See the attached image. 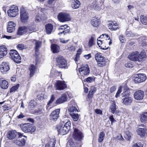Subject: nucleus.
<instances>
[{
	"instance_id": "nucleus-33",
	"label": "nucleus",
	"mask_w": 147,
	"mask_h": 147,
	"mask_svg": "<svg viewBox=\"0 0 147 147\" xmlns=\"http://www.w3.org/2000/svg\"><path fill=\"white\" fill-rule=\"evenodd\" d=\"M33 42H35V51L36 52H38V49L40 47L41 44V42L40 41H38L35 40H33Z\"/></svg>"
},
{
	"instance_id": "nucleus-25",
	"label": "nucleus",
	"mask_w": 147,
	"mask_h": 147,
	"mask_svg": "<svg viewBox=\"0 0 147 147\" xmlns=\"http://www.w3.org/2000/svg\"><path fill=\"white\" fill-rule=\"evenodd\" d=\"M3 79H0V86L3 89H6L9 86L7 82L5 80H3Z\"/></svg>"
},
{
	"instance_id": "nucleus-4",
	"label": "nucleus",
	"mask_w": 147,
	"mask_h": 147,
	"mask_svg": "<svg viewBox=\"0 0 147 147\" xmlns=\"http://www.w3.org/2000/svg\"><path fill=\"white\" fill-rule=\"evenodd\" d=\"M22 131L25 133L34 132L36 128L32 124L30 123H26L23 124L21 126Z\"/></svg>"
},
{
	"instance_id": "nucleus-35",
	"label": "nucleus",
	"mask_w": 147,
	"mask_h": 147,
	"mask_svg": "<svg viewBox=\"0 0 147 147\" xmlns=\"http://www.w3.org/2000/svg\"><path fill=\"white\" fill-rule=\"evenodd\" d=\"M69 111V112L70 115L71 114H74L76 112H78L77 109L75 107L73 106H70L68 109Z\"/></svg>"
},
{
	"instance_id": "nucleus-26",
	"label": "nucleus",
	"mask_w": 147,
	"mask_h": 147,
	"mask_svg": "<svg viewBox=\"0 0 147 147\" xmlns=\"http://www.w3.org/2000/svg\"><path fill=\"white\" fill-rule=\"evenodd\" d=\"M136 131L138 135H139L141 137H143L146 133V129L144 128H138Z\"/></svg>"
},
{
	"instance_id": "nucleus-60",
	"label": "nucleus",
	"mask_w": 147,
	"mask_h": 147,
	"mask_svg": "<svg viewBox=\"0 0 147 147\" xmlns=\"http://www.w3.org/2000/svg\"><path fill=\"white\" fill-rule=\"evenodd\" d=\"M129 92L127 90L124 92L122 94V95L123 96L125 97L126 96H129Z\"/></svg>"
},
{
	"instance_id": "nucleus-31",
	"label": "nucleus",
	"mask_w": 147,
	"mask_h": 147,
	"mask_svg": "<svg viewBox=\"0 0 147 147\" xmlns=\"http://www.w3.org/2000/svg\"><path fill=\"white\" fill-rule=\"evenodd\" d=\"M53 28V25L51 24H48L45 26L47 33L48 34H50L52 31Z\"/></svg>"
},
{
	"instance_id": "nucleus-27",
	"label": "nucleus",
	"mask_w": 147,
	"mask_h": 147,
	"mask_svg": "<svg viewBox=\"0 0 147 147\" xmlns=\"http://www.w3.org/2000/svg\"><path fill=\"white\" fill-rule=\"evenodd\" d=\"M51 50L53 53H57L59 52L60 47L55 44H53L51 46Z\"/></svg>"
},
{
	"instance_id": "nucleus-28",
	"label": "nucleus",
	"mask_w": 147,
	"mask_h": 147,
	"mask_svg": "<svg viewBox=\"0 0 147 147\" xmlns=\"http://www.w3.org/2000/svg\"><path fill=\"white\" fill-rule=\"evenodd\" d=\"M23 135H22V136L20 138H19L18 137V140L15 142L16 144L20 146H23L25 145V143L26 141L25 139L23 138H21L22 137Z\"/></svg>"
},
{
	"instance_id": "nucleus-58",
	"label": "nucleus",
	"mask_w": 147,
	"mask_h": 147,
	"mask_svg": "<svg viewBox=\"0 0 147 147\" xmlns=\"http://www.w3.org/2000/svg\"><path fill=\"white\" fill-rule=\"evenodd\" d=\"M109 118L110 121H111V123L112 124L113 122H115L116 121L114 119L113 117V115H111L109 117Z\"/></svg>"
},
{
	"instance_id": "nucleus-32",
	"label": "nucleus",
	"mask_w": 147,
	"mask_h": 147,
	"mask_svg": "<svg viewBox=\"0 0 147 147\" xmlns=\"http://www.w3.org/2000/svg\"><path fill=\"white\" fill-rule=\"evenodd\" d=\"M91 24L94 27H97L100 24V22L98 19L95 18L92 20Z\"/></svg>"
},
{
	"instance_id": "nucleus-9",
	"label": "nucleus",
	"mask_w": 147,
	"mask_h": 147,
	"mask_svg": "<svg viewBox=\"0 0 147 147\" xmlns=\"http://www.w3.org/2000/svg\"><path fill=\"white\" fill-rule=\"evenodd\" d=\"M95 58L98 66H105L106 61L101 54L98 53L96 54L95 55Z\"/></svg>"
},
{
	"instance_id": "nucleus-11",
	"label": "nucleus",
	"mask_w": 147,
	"mask_h": 147,
	"mask_svg": "<svg viewBox=\"0 0 147 147\" xmlns=\"http://www.w3.org/2000/svg\"><path fill=\"white\" fill-rule=\"evenodd\" d=\"M73 135L75 140L79 141L82 140L84 137L82 133L77 128L74 129Z\"/></svg>"
},
{
	"instance_id": "nucleus-41",
	"label": "nucleus",
	"mask_w": 147,
	"mask_h": 147,
	"mask_svg": "<svg viewBox=\"0 0 147 147\" xmlns=\"http://www.w3.org/2000/svg\"><path fill=\"white\" fill-rule=\"evenodd\" d=\"M20 84H18L16 85L13 86L10 89V92L11 93L14 92L16 91L19 87Z\"/></svg>"
},
{
	"instance_id": "nucleus-13",
	"label": "nucleus",
	"mask_w": 147,
	"mask_h": 147,
	"mask_svg": "<svg viewBox=\"0 0 147 147\" xmlns=\"http://www.w3.org/2000/svg\"><path fill=\"white\" fill-rule=\"evenodd\" d=\"M20 19L22 22H25L28 19V14L24 8L21 7L20 9Z\"/></svg>"
},
{
	"instance_id": "nucleus-18",
	"label": "nucleus",
	"mask_w": 147,
	"mask_h": 147,
	"mask_svg": "<svg viewBox=\"0 0 147 147\" xmlns=\"http://www.w3.org/2000/svg\"><path fill=\"white\" fill-rule=\"evenodd\" d=\"M55 86L57 90H61L66 88L67 85L64 81H58L55 83Z\"/></svg>"
},
{
	"instance_id": "nucleus-22",
	"label": "nucleus",
	"mask_w": 147,
	"mask_h": 147,
	"mask_svg": "<svg viewBox=\"0 0 147 147\" xmlns=\"http://www.w3.org/2000/svg\"><path fill=\"white\" fill-rule=\"evenodd\" d=\"M69 29L70 28L67 25L61 26L59 27V30H63L60 33H59L58 34L60 35L62 34H65L66 33L69 32Z\"/></svg>"
},
{
	"instance_id": "nucleus-10",
	"label": "nucleus",
	"mask_w": 147,
	"mask_h": 147,
	"mask_svg": "<svg viewBox=\"0 0 147 147\" xmlns=\"http://www.w3.org/2000/svg\"><path fill=\"white\" fill-rule=\"evenodd\" d=\"M146 79V76L144 74H140L135 75L133 80L136 83H139L144 82Z\"/></svg>"
},
{
	"instance_id": "nucleus-44",
	"label": "nucleus",
	"mask_w": 147,
	"mask_h": 147,
	"mask_svg": "<svg viewBox=\"0 0 147 147\" xmlns=\"http://www.w3.org/2000/svg\"><path fill=\"white\" fill-rule=\"evenodd\" d=\"M141 120L142 122L147 120V112L142 114L141 116Z\"/></svg>"
},
{
	"instance_id": "nucleus-45",
	"label": "nucleus",
	"mask_w": 147,
	"mask_h": 147,
	"mask_svg": "<svg viewBox=\"0 0 147 147\" xmlns=\"http://www.w3.org/2000/svg\"><path fill=\"white\" fill-rule=\"evenodd\" d=\"M70 115L74 121H76L78 120L79 115L78 114L74 113L73 114H71Z\"/></svg>"
},
{
	"instance_id": "nucleus-3",
	"label": "nucleus",
	"mask_w": 147,
	"mask_h": 147,
	"mask_svg": "<svg viewBox=\"0 0 147 147\" xmlns=\"http://www.w3.org/2000/svg\"><path fill=\"white\" fill-rule=\"evenodd\" d=\"M10 57L17 63H20L21 61V58L18 52L16 50H11L9 52Z\"/></svg>"
},
{
	"instance_id": "nucleus-6",
	"label": "nucleus",
	"mask_w": 147,
	"mask_h": 147,
	"mask_svg": "<svg viewBox=\"0 0 147 147\" xmlns=\"http://www.w3.org/2000/svg\"><path fill=\"white\" fill-rule=\"evenodd\" d=\"M59 20L61 22H64L69 21L71 18L69 14L67 13H60L57 16Z\"/></svg>"
},
{
	"instance_id": "nucleus-5",
	"label": "nucleus",
	"mask_w": 147,
	"mask_h": 147,
	"mask_svg": "<svg viewBox=\"0 0 147 147\" xmlns=\"http://www.w3.org/2000/svg\"><path fill=\"white\" fill-rule=\"evenodd\" d=\"M57 65L60 68H67L66 61L61 55L58 56L56 58Z\"/></svg>"
},
{
	"instance_id": "nucleus-15",
	"label": "nucleus",
	"mask_w": 147,
	"mask_h": 147,
	"mask_svg": "<svg viewBox=\"0 0 147 147\" xmlns=\"http://www.w3.org/2000/svg\"><path fill=\"white\" fill-rule=\"evenodd\" d=\"M79 71L81 75L83 76L88 75L90 72V70L88 65H85L80 68Z\"/></svg>"
},
{
	"instance_id": "nucleus-34",
	"label": "nucleus",
	"mask_w": 147,
	"mask_h": 147,
	"mask_svg": "<svg viewBox=\"0 0 147 147\" xmlns=\"http://www.w3.org/2000/svg\"><path fill=\"white\" fill-rule=\"evenodd\" d=\"M36 67L33 65H32L29 68L30 71V77L32 76L34 74Z\"/></svg>"
},
{
	"instance_id": "nucleus-7",
	"label": "nucleus",
	"mask_w": 147,
	"mask_h": 147,
	"mask_svg": "<svg viewBox=\"0 0 147 147\" xmlns=\"http://www.w3.org/2000/svg\"><path fill=\"white\" fill-rule=\"evenodd\" d=\"M112 43L111 40H110L109 42L106 40H99L97 39V44L100 47V49L103 50H106L107 49L109 45H110Z\"/></svg>"
},
{
	"instance_id": "nucleus-49",
	"label": "nucleus",
	"mask_w": 147,
	"mask_h": 147,
	"mask_svg": "<svg viewBox=\"0 0 147 147\" xmlns=\"http://www.w3.org/2000/svg\"><path fill=\"white\" fill-rule=\"evenodd\" d=\"M16 26V24L13 22L10 21L8 22L7 27L15 28Z\"/></svg>"
},
{
	"instance_id": "nucleus-46",
	"label": "nucleus",
	"mask_w": 147,
	"mask_h": 147,
	"mask_svg": "<svg viewBox=\"0 0 147 147\" xmlns=\"http://www.w3.org/2000/svg\"><path fill=\"white\" fill-rule=\"evenodd\" d=\"M132 135L131 133L129 131L126 132L125 134V137L128 140L130 139Z\"/></svg>"
},
{
	"instance_id": "nucleus-50",
	"label": "nucleus",
	"mask_w": 147,
	"mask_h": 147,
	"mask_svg": "<svg viewBox=\"0 0 147 147\" xmlns=\"http://www.w3.org/2000/svg\"><path fill=\"white\" fill-rule=\"evenodd\" d=\"M143 144L141 142H138L134 144L132 147H143Z\"/></svg>"
},
{
	"instance_id": "nucleus-55",
	"label": "nucleus",
	"mask_w": 147,
	"mask_h": 147,
	"mask_svg": "<svg viewBox=\"0 0 147 147\" xmlns=\"http://www.w3.org/2000/svg\"><path fill=\"white\" fill-rule=\"evenodd\" d=\"M96 88L94 86L90 87V91L94 94L96 91Z\"/></svg>"
},
{
	"instance_id": "nucleus-53",
	"label": "nucleus",
	"mask_w": 147,
	"mask_h": 147,
	"mask_svg": "<svg viewBox=\"0 0 147 147\" xmlns=\"http://www.w3.org/2000/svg\"><path fill=\"white\" fill-rule=\"evenodd\" d=\"M91 6L93 8L96 10H98L99 9V7L97 6V4L96 2H93L91 5Z\"/></svg>"
},
{
	"instance_id": "nucleus-43",
	"label": "nucleus",
	"mask_w": 147,
	"mask_h": 147,
	"mask_svg": "<svg viewBox=\"0 0 147 147\" xmlns=\"http://www.w3.org/2000/svg\"><path fill=\"white\" fill-rule=\"evenodd\" d=\"M95 78L94 77H90L85 79L84 81L88 83H90L94 81Z\"/></svg>"
},
{
	"instance_id": "nucleus-64",
	"label": "nucleus",
	"mask_w": 147,
	"mask_h": 147,
	"mask_svg": "<svg viewBox=\"0 0 147 147\" xmlns=\"http://www.w3.org/2000/svg\"><path fill=\"white\" fill-rule=\"evenodd\" d=\"M119 39L121 42H123L125 40V39L123 36H120L119 37Z\"/></svg>"
},
{
	"instance_id": "nucleus-51",
	"label": "nucleus",
	"mask_w": 147,
	"mask_h": 147,
	"mask_svg": "<svg viewBox=\"0 0 147 147\" xmlns=\"http://www.w3.org/2000/svg\"><path fill=\"white\" fill-rule=\"evenodd\" d=\"M17 48L19 50H22L26 48V46L22 44H20L17 46Z\"/></svg>"
},
{
	"instance_id": "nucleus-12",
	"label": "nucleus",
	"mask_w": 147,
	"mask_h": 147,
	"mask_svg": "<svg viewBox=\"0 0 147 147\" xmlns=\"http://www.w3.org/2000/svg\"><path fill=\"white\" fill-rule=\"evenodd\" d=\"M18 135V137L20 138L22 136V134L17 132L15 130H12L9 131L8 132L7 136L9 140H11L15 138Z\"/></svg>"
},
{
	"instance_id": "nucleus-39",
	"label": "nucleus",
	"mask_w": 147,
	"mask_h": 147,
	"mask_svg": "<svg viewBox=\"0 0 147 147\" xmlns=\"http://www.w3.org/2000/svg\"><path fill=\"white\" fill-rule=\"evenodd\" d=\"M140 21L144 25H147V17L144 16V15H142L140 16Z\"/></svg>"
},
{
	"instance_id": "nucleus-63",
	"label": "nucleus",
	"mask_w": 147,
	"mask_h": 147,
	"mask_svg": "<svg viewBox=\"0 0 147 147\" xmlns=\"http://www.w3.org/2000/svg\"><path fill=\"white\" fill-rule=\"evenodd\" d=\"M116 89V88L115 86H113L111 87L110 89V92L111 93L113 92Z\"/></svg>"
},
{
	"instance_id": "nucleus-1",
	"label": "nucleus",
	"mask_w": 147,
	"mask_h": 147,
	"mask_svg": "<svg viewBox=\"0 0 147 147\" xmlns=\"http://www.w3.org/2000/svg\"><path fill=\"white\" fill-rule=\"evenodd\" d=\"M146 57V54L145 53L142 52L139 54L138 52L135 51L130 53L128 57L132 61L142 62L144 60Z\"/></svg>"
},
{
	"instance_id": "nucleus-57",
	"label": "nucleus",
	"mask_w": 147,
	"mask_h": 147,
	"mask_svg": "<svg viewBox=\"0 0 147 147\" xmlns=\"http://www.w3.org/2000/svg\"><path fill=\"white\" fill-rule=\"evenodd\" d=\"M44 96L42 94H38L37 96L38 98L40 100H42L44 98Z\"/></svg>"
},
{
	"instance_id": "nucleus-14",
	"label": "nucleus",
	"mask_w": 147,
	"mask_h": 147,
	"mask_svg": "<svg viewBox=\"0 0 147 147\" xmlns=\"http://www.w3.org/2000/svg\"><path fill=\"white\" fill-rule=\"evenodd\" d=\"M60 109H57L52 111L49 115L50 119L51 121H55L59 117Z\"/></svg>"
},
{
	"instance_id": "nucleus-56",
	"label": "nucleus",
	"mask_w": 147,
	"mask_h": 147,
	"mask_svg": "<svg viewBox=\"0 0 147 147\" xmlns=\"http://www.w3.org/2000/svg\"><path fill=\"white\" fill-rule=\"evenodd\" d=\"M26 30H27V32L28 33H30V31H34V28L30 27H29L28 28L26 27Z\"/></svg>"
},
{
	"instance_id": "nucleus-17",
	"label": "nucleus",
	"mask_w": 147,
	"mask_h": 147,
	"mask_svg": "<svg viewBox=\"0 0 147 147\" xmlns=\"http://www.w3.org/2000/svg\"><path fill=\"white\" fill-rule=\"evenodd\" d=\"M9 63L8 62H2L0 65V69L1 73L3 74H6L9 69Z\"/></svg>"
},
{
	"instance_id": "nucleus-16",
	"label": "nucleus",
	"mask_w": 147,
	"mask_h": 147,
	"mask_svg": "<svg viewBox=\"0 0 147 147\" xmlns=\"http://www.w3.org/2000/svg\"><path fill=\"white\" fill-rule=\"evenodd\" d=\"M144 96V92L141 90H139L136 91L134 94V99L138 100H142Z\"/></svg>"
},
{
	"instance_id": "nucleus-30",
	"label": "nucleus",
	"mask_w": 147,
	"mask_h": 147,
	"mask_svg": "<svg viewBox=\"0 0 147 147\" xmlns=\"http://www.w3.org/2000/svg\"><path fill=\"white\" fill-rule=\"evenodd\" d=\"M27 31L25 27H20L18 28L17 34L18 35H21L27 32Z\"/></svg>"
},
{
	"instance_id": "nucleus-40",
	"label": "nucleus",
	"mask_w": 147,
	"mask_h": 147,
	"mask_svg": "<svg viewBox=\"0 0 147 147\" xmlns=\"http://www.w3.org/2000/svg\"><path fill=\"white\" fill-rule=\"evenodd\" d=\"M105 136V134L103 132H101L99 135V137L98 139V142L100 143L102 142L104 139Z\"/></svg>"
},
{
	"instance_id": "nucleus-21",
	"label": "nucleus",
	"mask_w": 147,
	"mask_h": 147,
	"mask_svg": "<svg viewBox=\"0 0 147 147\" xmlns=\"http://www.w3.org/2000/svg\"><path fill=\"white\" fill-rule=\"evenodd\" d=\"M7 49L5 45L0 47V58H1L5 56L7 54Z\"/></svg>"
},
{
	"instance_id": "nucleus-20",
	"label": "nucleus",
	"mask_w": 147,
	"mask_h": 147,
	"mask_svg": "<svg viewBox=\"0 0 147 147\" xmlns=\"http://www.w3.org/2000/svg\"><path fill=\"white\" fill-rule=\"evenodd\" d=\"M67 100V96L66 94H62L60 97L58 99L55 101V104H59L64 102Z\"/></svg>"
},
{
	"instance_id": "nucleus-38",
	"label": "nucleus",
	"mask_w": 147,
	"mask_h": 147,
	"mask_svg": "<svg viewBox=\"0 0 147 147\" xmlns=\"http://www.w3.org/2000/svg\"><path fill=\"white\" fill-rule=\"evenodd\" d=\"M55 99V97L54 94H52L51 96L50 99L49 101L46 106L47 109L49 110L51 108L50 107L49 108V105L53 102L54 100Z\"/></svg>"
},
{
	"instance_id": "nucleus-59",
	"label": "nucleus",
	"mask_w": 147,
	"mask_h": 147,
	"mask_svg": "<svg viewBox=\"0 0 147 147\" xmlns=\"http://www.w3.org/2000/svg\"><path fill=\"white\" fill-rule=\"evenodd\" d=\"M15 28H13L7 27V32H8L11 33L13 32L15 30Z\"/></svg>"
},
{
	"instance_id": "nucleus-8",
	"label": "nucleus",
	"mask_w": 147,
	"mask_h": 147,
	"mask_svg": "<svg viewBox=\"0 0 147 147\" xmlns=\"http://www.w3.org/2000/svg\"><path fill=\"white\" fill-rule=\"evenodd\" d=\"M18 7L14 5H11L10 9L7 11V13L9 16L10 17H16L18 14Z\"/></svg>"
},
{
	"instance_id": "nucleus-61",
	"label": "nucleus",
	"mask_w": 147,
	"mask_h": 147,
	"mask_svg": "<svg viewBox=\"0 0 147 147\" xmlns=\"http://www.w3.org/2000/svg\"><path fill=\"white\" fill-rule=\"evenodd\" d=\"M121 92V88H119L117 92L116 93V94L115 96V97L117 98L119 96Z\"/></svg>"
},
{
	"instance_id": "nucleus-29",
	"label": "nucleus",
	"mask_w": 147,
	"mask_h": 147,
	"mask_svg": "<svg viewBox=\"0 0 147 147\" xmlns=\"http://www.w3.org/2000/svg\"><path fill=\"white\" fill-rule=\"evenodd\" d=\"M80 2L78 0H74L72 1L71 6L74 9H76L79 7L80 5Z\"/></svg>"
},
{
	"instance_id": "nucleus-62",
	"label": "nucleus",
	"mask_w": 147,
	"mask_h": 147,
	"mask_svg": "<svg viewBox=\"0 0 147 147\" xmlns=\"http://www.w3.org/2000/svg\"><path fill=\"white\" fill-rule=\"evenodd\" d=\"M95 112L96 113L98 114H102V111L101 110L99 109H96L95 110Z\"/></svg>"
},
{
	"instance_id": "nucleus-36",
	"label": "nucleus",
	"mask_w": 147,
	"mask_h": 147,
	"mask_svg": "<svg viewBox=\"0 0 147 147\" xmlns=\"http://www.w3.org/2000/svg\"><path fill=\"white\" fill-rule=\"evenodd\" d=\"M36 102L34 100H31L29 102L28 107L29 108L32 110L34 108L36 105Z\"/></svg>"
},
{
	"instance_id": "nucleus-24",
	"label": "nucleus",
	"mask_w": 147,
	"mask_h": 147,
	"mask_svg": "<svg viewBox=\"0 0 147 147\" xmlns=\"http://www.w3.org/2000/svg\"><path fill=\"white\" fill-rule=\"evenodd\" d=\"M123 103L125 105H130L132 102L133 99L129 96H126L123 99Z\"/></svg>"
},
{
	"instance_id": "nucleus-42",
	"label": "nucleus",
	"mask_w": 147,
	"mask_h": 147,
	"mask_svg": "<svg viewBox=\"0 0 147 147\" xmlns=\"http://www.w3.org/2000/svg\"><path fill=\"white\" fill-rule=\"evenodd\" d=\"M94 45V38L93 37L91 36L89 39L88 43V46L89 47H91Z\"/></svg>"
},
{
	"instance_id": "nucleus-19",
	"label": "nucleus",
	"mask_w": 147,
	"mask_h": 147,
	"mask_svg": "<svg viewBox=\"0 0 147 147\" xmlns=\"http://www.w3.org/2000/svg\"><path fill=\"white\" fill-rule=\"evenodd\" d=\"M109 109L110 112L113 114L117 113L116 105L115 100H113L111 102V105L109 107Z\"/></svg>"
},
{
	"instance_id": "nucleus-47",
	"label": "nucleus",
	"mask_w": 147,
	"mask_h": 147,
	"mask_svg": "<svg viewBox=\"0 0 147 147\" xmlns=\"http://www.w3.org/2000/svg\"><path fill=\"white\" fill-rule=\"evenodd\" d=\"M99 38H105V40H106L107 39V41H108V42H109L110 40H111L110 39V38L109 37V35L106 34H102L99 37Z\"/></svg>"
},
{
	"instance_id": "nucleus-48",
	"label": "nucleus",
	"mask_w": 147,
	"mask_h": 147,
	"mask_svg": "<svg viewBox=\"0 0 147 147\" xmlns=\"http://www.w3.org/2000/svg\"><path fill=\"white\" fill-rule=\"evenodd\" d=\"M126 35L127 37L130 36L134 37L136 36V34L135 33H132L131 31H128L126 32Z\"/></svg>"
},
{
	"instance_id": "nucleus-37",
	"label": "nucleus",
	"mask_w": 147,
	"mask_h": 147,
	"mask_svg": "<svg viewBox=\"0 0 147 147\" xmlns=\"http://www.w3.org/2000/svg\"><path fill=\"white\" fill-rule=\"evenodd\" d=\"M65 49L69 51H75L76 49L75 46L70 45H66L65 47Z\"/></svg>"
},
{
	"instance_id": "nucleus-23",
	"label": "nucleus",
	"mask_w": 147,
	"mask_h": 147,
	"mask_svg": "<svg viewBox=\"0 0 147 147\" xmlns=\"http://www.w3.org/2000/svg\"><path fill=\"white\" fill-rule=\"evenodd\" d=\"M108 28L111 30H115L118 28V24L115 22H112L108 24Z\"/></svg>"
},
{
	"instance_id": "nucleus-52",
	"label": "nucleus",
	"mask_w": 147,
	"mask_h": 147,
	"mask_svg": "<svg viewBox=\"0 0 147 147\" xmlns=\"http://www.w3.org/2000/svg\"><path fill=\"white\" fill-rule=\"evenodd\" d=\"M45 20V19L44 18L40 17V16L39 14H37L36 15L35 19V21L36 22H38L40 21L41 20Z\"/></svg>"
},
{
	"instance_id": "nucleus-54",
	"label": "nucleus",
	"mask_w": 147,
	"mask_h": 147,
	"mask_svg": "<svg viewBox=\"0 0 147 147\" xmlns=\"http://www.w3.org/2000/svg\"><path fill=\"white\" fill-rule=\"evenodd\" d=\"M49 144V147H55V144L56 143V141L53 140H52Z\"/></svg>"
},
{
	"instance_id": "nucleus-2",
	"label": "nucleus",
	"mask_w": 147,
	"mask_h": 147,
	"mask_svg": "<svg viewBox=\"0 0 147 147\" xmlns=\"http://www.w3.org/2000/svg\"><path fill=\"white\" fill-rule=\"evenodd\" d=\"M71 125V122L68 121L65 124L63 127L61 124L57 125L56 127L58 134L64 135L67 134L70 129Z\"/></svg>"
}]
</instances>
